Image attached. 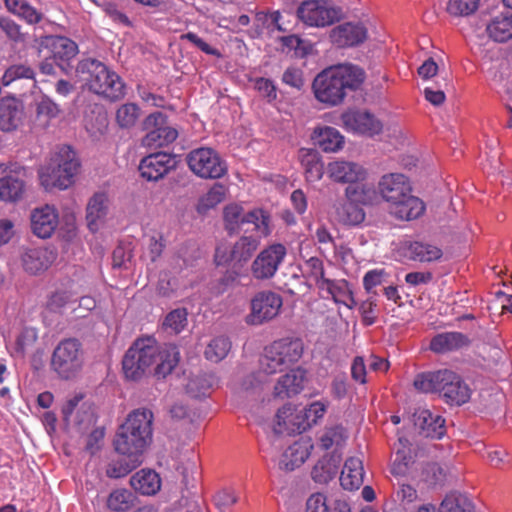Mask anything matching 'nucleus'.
<instances>
[{
    "label": "nucleus",
    "instance_id": "obj_64",
    "mask_svg": "<svg viewBox=\"0 0 512 512\" xmlns=\"http://www.w3.org/2000/svg\"><path fill=\"white\" fill-rule=\"evenodd\" d=\"M303 269L314 280L316 286L320 284L321 280L325 279L323 261L317 257H311L306 260Z\"/></svg>",
    "mask_w": 512,
    "mask_h": 512
},
{
    "label": "nucleus",
    "instance_id": "obj_14",
    "mask_svg": "<svg viewBox=\"0 0 512 512\" xmlns=\"http://www.w3.org/2000/svg\"><path fill=\"white\" fill-rule=\"evenodd\" d=\"M377 191L381 198L388 203L403 199L405 195L412 192L408 178L401 173H389L383 175L377 185Z\"/></svg>",
    "mask_w": 512,
    "mask_h": 512
},
{
    "label": "nucleus",
    "instance_id": "obj_54",
    "mask_svg": "<svg viewBox=\"0 0 512 512\" xmlns=\"http://www.w3.org/2000/svg\"><path fill=\"white\" fill-rule=\"evenodd\" d=\"M35 72L33 68L26 64H14L9 66L1 79L3 86H9L16 80L19 79H34Z\"/></svg>",
    "mask_w": 512,
    "mask_h": 512
},
{
    "label": "nucleus",
    "instance_id": "obj_61",
    "mask_svg": "<svg viewBox=\"0 0 512 512\" xmlns=\"http://www.w3.org/2000/svg\"><path fill=\"white\" fill-rule=\"evenodd\" d=\"M187 315L185 308H177L168 313L164 320V326L175 333H180L187 325Z\"/></svg>",
    "mask_w": 512,
    "mask_h": 512
},
{
    "label": "nucleus",
    "instance_id": "obj_52",
    "mask_svg": "<svg viewBox=\"0 0 512 512\" xmlns=\"http://www.w3.org/2000/svg\"><path fill=\"white\" fill-rule=\"evenodd\" d=\"M134 495L126 489L113 491L107 500L108 507L116 512H124L133 506Z\"/></svg>",
    "mask_w": 512,
    "mask_h": 512
},
{
    "label": "nucleus",
    "instance_id": "obj_19",
    "mask_svg": "<svg viewBox=\"0 0 512 512\" xmlns=\"http://www.w3.org/2000/svg\"><path fill=\"white\" fill-rule=\"evenodd\" d=\"M415 427L419 433L427 438L440 439L444 436L445 419L438 414H433L430 410L419 408L413 414Z\"/></svg>",
    "mask_w": 512,
    "mask_h": 512
},
{
    "label": "nucleus",
    "instance_id": "obj_16",
    "mask_svg": "<svg viewBox=\"0 0 512 512\" xmlns=\"http://www.w3.org/2000/svg\"><path fill=\"white\" fill-rule=\"evenodd\" d=\"M59 216L56 208L44 205L32 210L30 215L31 230L39 238H50L57 228Z\"/></svg>",
    "mask_w": 512,
    "mask_h": 512
},
{
    "label": "nucleus",
    "instance_id": "obj_58",
    "mask_svg": "<svg viewBox=\"0 0 512 512\" xmlns=\"http://www.w3.org/2000/svg\"><path fill=\"white\" fill-rule=\"evenodd\" d=\"M245 214L242 207L237 204H230L224 209V221L226 228L234 232L245 224Z\"/></svg>",
    "mask_w": 512,
    "mask_h": 512
},
{
    "label": "nucleus",
    "instance_id": "obj_18",
    "mask_svg": "<svg viewBox=\"0 0 512 512\" xmlns=\"http://www.w3.org/2000/svg\"><path fill=\"white\" fill-rule=\"evenodd\" d=\"M454 377V371L440 369L434 372L422 373L415 377L414 387L423 393H438L443 397L445 389Z\"/></svg>",
    "mask_w": 512,
    "mask_h": 512
},
{
    "label": "nucleus",
    "instance_id": "obj_60",
    "mask_svg": "<svg viewBox=\"0 0 512 512\" xmlns=\"http://www.w3.org/2000/svg\"><path fill=\"white\" fill-rule=\"evenodd\" d=\"M73 293L67 289H57L47 299L46 307L52 312H60L73 299Z\"/></svg>",
    "mask_w": 512,
    "mask_h": 512
},
{
    "label": "nucleus",
    "instance_id": "obj_56",
    "mask_svg": "<svg viewBox=\"0 0 512 512\" xmlns=\"http://www.w3.org/2000/svg\"><path fill=\"white\" fill-rule=\"evenodd\" d=\"M446 474V468L439 463H427L422 468L421 480L429 486H435L444 482Z\"/></svg>",
    "mask_w": 512,
    "mask_h": 512
},
{
    "label": "nucleus",
    "instance_id": "obj_27",
    "mask_svg": "<svg viewBox=\"0 0 512 512\" xmlns=\"http://www.w3.org/2000/svg\"><path fill=\"white\" fill-rule=\"evenodd\" d=\"M348 439L347 430L340 424L325 426L318 436V446L323 450L340 453Z\"/></svg>",
    "mask_w": 512,
    "mask_h": 512
},
{
    "label": "nucleus",
    "instance_id": "obj_34",
    "mask_svg": "<svg viewBox=\"0 0 512 512\" xmlns=\"http://www.w3.org/2000/svg\"><path fill=\"white\" fill-rule=\"evenodd\" d=\"M298 157L308 181L317 182L323 177L324 165L317 151L303 148L299 151Z\"/></svg>",
    "mask_w": 512,
    "mask_h": 512
},
{
    "label": "nucleus",
    "instance_id": "obj_25",
    "mask_svg": "<svg viewBox=\"0 0 512 512\" xmlns=\"http://www.w3.org/2000/svg\"><path fill=\"white\" fill-rule=\"evenodd\" d=\"M363 460L359 457H350L346 460L340 475L341 486L345 490H357L364 482Z\"/></svg>",
    "mask_w": 512,
    "mask_h": 512
},
{
    "label": "nucleus",
    "instance_id": "obj_37",
    "mask_svg": "<svg viewBox=\"0 0 512 512\" xmlns=\"http://www.w3.org/2000/svg\"><path fill=\"white\" fill-rule=\"evenodd\" d=\"M488 36L496 42H505L512 38V15L500 14L487 24Z\"/></svg>",
    "mask_w": 512,
    "mask_h": 512
},
{
    "label": "nucleus",
    "instance_id": "obj_7",
    "mask_svg": "<svg viewBox=\"0 0 512 512\" xmlns=\"http://www.w3.org/2000/svg\"><path fill=\"white\" fill-rule=\"evenodd\" d=\"M189 169L202 179H219L227 173L226 162L212 148L193 149L186 156Z\"/></svg>",
    "mask_w": 512,
    "mask_h": 512
},
{
    "label": "nucleus",
    "instance_id": "obj_63",
    "mask_svg": "<svg viewBox=\"0 0 512 512\" xmlns=\"http://www.w3.org/2000/svg\"><path fill=\"white\" fill-rule=\"evenodd\" d=\"M282 82L297 91L302 90L305 85L303 71L297 67H288L282 75Z\"/></svg>",
    "mask_w": 512,
    "mask_h": 512
},
{
    "label": "nucleus",
    "instance_id": "obj_21",
    "mask_svg": "<svg viewBox=\"0 0 512 512\" xmlns=\"http://www.w3.org/2000/svg\"><path fill=\"white\" fill-rule=\"evenodd\" d=\"M270 346L286 369L296 364L304 351L303 342L299 338H282L272 342Z\"/></svg>",
    "mask_w": 512,
    "mask_h": 512
},
{
    "label": "nucleus",
    "instance_id": "obj_59",
    "mask_svg": "<svg viewBox=\"0 0 512 512\" xmlns=\"http://www.w3.org/2000/svg\"><path fill=\"white\" fill-rule=\"evenodd\" d=\"M212 386L211 380L206 375H196L186 384L187 393L194 398L206 396Z\"/></svg>",
    "mask_w": 512,
    "mask_h": 512
},
{
    "label": "nucleus",
    "instance_id": "obj_42",
    "mask_svg": "<svg viewBox=\"0 0 512 512\" xmlns=\"http://www.w3.org/2000/svg\"><path fill=\"white\" fill-rule=\"evenodd\" d=\"M317 288L327 295L325 298L331 297L334 302H346V296H349V285L345 280H331L325 278L321 280L320 284H318Z\"/></svg>",
    "mask_w": 512,
    "mask_h": 512
},
{
    "label": "nucleus",
    "instance_id": "obj_10",
    "mask_svg": "<svg viewBox=\"0 0 512 512\" xmlns=\"http://www.w3.org/2000/svg\"><path fill=\"white\" fill-rule=\"evenodd\" d=\"M144 128L149 130L142 140L144 146L157 149L174 142L178 131L167 125L166 116L162 112H154L144 120Z\"/></svg>",
    "mask_w": 512,
    "mask_h": 512
},
{
    "label": "nucleus",
    "instance_id": "obj_12",
    "mask_svg": "<svg viewBox=\"0 0 512 512\" xmlns=\"http://www.w3.org/2000/svg\"><path fill=\"white\" fill-rule=\"evenodd\" d=\"M326 173L332 181L350 185L360 183L368 176L367 169L363 165L345 159L329 162Z\"/></svg>",
    "mask_w": 512,
    "mask_h": 512
},
{
    "label": "nucleus",
    "instance_id": "obj_17",
    "mask_svg": "<svg viewBox=\"0 0 512 512\" xmlns=\"http://www.w3.org/2000/svg\"><path fill=\"white\" fill-rule=\"evenodd\" d=\"M313 444L310 438H300L288 446L280 456L278 467L284 472L299 468L310 456Z\"/></svg>",
    "mask_w": 512,
    "mask_h": 512
},
{
    "label": "nucleus",
    "instance_id": "obj_57",
    "mask_svg": "<svg viewBox=\"0 0 512 512\" xmlns=\"http://www.w3.org/2000/svg\"><path fill=\"white\" fill-rule=\"evenodd\" d=\"M480 0H449L447 12L456 17H466L474 14L479 8Z\"/></svg>",
    "mask_w": 512,
    "mask_h": 512
},
{
    "label": "nucleus",
    "instance_id": "obj_4",
    "mask_svg": "<svg viewBox=\"0 0 512 512\" xmlns=\"http://www.w3.org/2000/svg\"><path fill=\"white\" fill-rule=\"evenodd\" d=\"M79 166L76 153L69 146L57 147L39 171L40 183L46 190L67 189L72 185Z\"/></svg>",
    "mask_w": 512,
    "mask_h": 512
},
{
    "label": "nucleus",
    "instance_id": "obj_13",
    "mask_svg": "<svg viewBox=\"0 0 512 512\" xmlns=\"http://www.w3.org/2000/svg\"><path fill=\"white\" fill-rule=\"evenodd\" d=\"M177 161L174 156L164 152L150 154L139 165L141 176L148 181H157L175 169Z\"/></svg>",
    "mask_w": 512,
    "mask_h": 512
},
{
    "label": "nucleus",
    "instance_id": "obj_29",
    "mask_svg": "<svg viewBox=\"0 0 512 512\" xmlns=\"http://www.w3.org/2000/svg\"><path fill=\"white\" fill-rule=\"evenodd\" d=\"M342 454L331 452L323 456L312 470V477L318 483H327L333 479L339 470Z\"/></svg>",
    "mask_w": 512,
    "mask_h": 512
},
{
    "label": "nucleus",
    "instance_id": "obj_6",
    "mask_svg": "<svg viewBox=\"0 0 512 512\" xmlns=\"http://www.w3.org/2000/svg\"><path fill=\"white\" fill-rule=\"evenodd\" d=\"M84 350L76 338L61 340L51 356V369L59 378L69 380L76 377L84 365Z\"/></svg>",
    "mask_w": 512,
    "mask_h": 512
},
{
    "label": "nucleus",
    "instance_id": "obj_49",
    "mask_svg": "<svg viewBox=\"0 0 512 512\" xmlns=\"http://www.w3.org/2000/svg\"><path fill=\"white\" fill-rule=\"evenodd\" d=\"M259 370L266 375H273L287 370L280 358L274 354L270 344L264 348L263 354L260 357Z\"/></svg>",
    "mask_w": 512,
    "mask_h": 512
},
{
    "label": "nucleus",
    "instance_id": "obj_26",
    "mask_svg": "<svg viewBox=\"0 0 512 512\" xmlns=\"http://www.w3.org/2000/svg\"><path fill=\"white\" fill-rule=\"evenodd\" d=\"M23 108L15 98H2L0 100V129L12 131L16 129L22 119Z\"/></svg>",
    "mask_w": 512,
    "mask_h": 512
},
{
    "label": "nucleus",
    "instance_id": "obj_9",
    "mask_svg": "<svg viewBox=\"0 0 512 512\" xmlns=\"http://www.w3.org/2000/svg\"><path fill=\"white\" fill-rule=\"evenodd\" d=\"M283 305L282 297L273 291L258 292L251 300V311L246 316L249 325H261L274 319Z\"/></svg>",
    "mask_w": 512,
    "mask_h": 512
},
{
    "label": "nucleus",
    "instance_id": "obj_55",
    "mask_svg": "<svg viewBox=\"0 0 512 512\" xmlns=\"http://www.w3.org/2000/svg\"><path fill=\"white\" fill-rule=\"evenodd\" d=\"M275 418L276 424L274 425V431L276 433L297 430V425L294 421V409L291 405L287 404L281 407L277 411Z\"/></svg>",
    "mask_w": 512,
    "mask_h": 512
},
{
    "label": "nucleus",
    "instance_id": "obj_3",
    "mask_svg": "<svg viewBox=\"0 0 512 512\" xmlns=\"http://www.w3.org/2000/svg\"><path fill=\"white\" fill-rule=\"evenodd\" d=\"M153 413L148 409L132 411L126 421L118 428L115 438V450L126 457L141 459L152 441Z\"/></svg>",
    "mask_w": 512,
    "mask_h": 512
},
{
    "label": "nucleus",
    "instance_id": "obj_22",
    "mask_svg": "<svg viewBox=\"0 0 512 512\" xmlns=\"http://www.w3.org/2000/svg\"><path fill=\"white\" fill-rule=\"evenodd\" d=\"M333 43L339 47L354 46L367 37V30L361 24L344 23L335 27L330 34Z\"/></svg>",
    "mask_w": 512,
    "mask_h": 512
},
{
    "label": "nucleus",
    "instance_id": "obj_15",
    "mask_svg": "<svg viewBox=\"0 0 512 512\" xmlns=\"http://www.w3.org/2000/svg\"><path fill=\"white\" fill-rule=\"evenodd\" d=\"M341 118L344 127L357 134L373 136L379 134L383 129L381 121L367 111H347Z\"/></svg>",
    "mask_w": 512,
    "mask_h": 512
},
{
    "label": "nucleus",
    "instance_id": "obj_36",
    "mask_svg": "<svg viewBox=\"0 0 512 512\" xmlns=\"http://www.w3.org/2000/svg\"><path fill=\"white\" fill-rule=\"evenodd\" d=\"M471 390L462 380L461 376L454 372L452 381H449L443 398L446 403L451 405H463L470 399Z\"/></svg>",
    "mask_w": 512,
    "mask_h": 512
},
{
    "label": "nucleus",
    "instance_id": "obj_35",
    "mask_svg": "<svg viewBox=\"0 0 512 512\" xmlns=\"http://www.w3.org/2000/svg\"><path fill=\"white\" fill-rule=\"evenodd\" d=\"M467 342V337L460 332H445L432 338L430 349L436 353H445L459 349L465 346Z\"/></svg>",
    "mask_w": 512,
    "mask_h": 512
},
{
    "label": "nucleus",
    "instance_id": "obj_46",
    "mask_svg": "<svg viewBox=\"0 0 512 512\" xmlns=\"http://www.w3.org/2000/svg\"><path fill=\"white\" fill-rule=\"evenodd\" d=\"M345 197L358 205H369L375 198V191L370 185L355 183L345 189Z\"/></svg>",
    "mask_w": 512,
    "mask_h": 512
},
{
    "label": "nucleus",
    "instance_id": "obj_51",
    "mask_svg": "<svg viewBox=\"0 0 512 512\" xmlns=\"http://www.w3.org/2000/svg\"><path fill=\"white\" fill-rule=\"evenodd\" d=\"M140 117V108L135 103H125L116 111V122L121 128L133 127Z\"/></svg>",
    "mask_w": 512,
    "mask_h": 512
},
{
    "label": "nucleus",
    "instance_id": "obj_40",
    "mask_svg": "<svg viewBox=\"0 0 512 512\" xmlns=\"http://www.w3.org/2000/svg\"><path fill=\"white\" fill-rule=\"evenodd\" d=\"M328 407V402L323 401H314L311 404H309L306 408H304L300 413H302V420L298 423H295L297 425V430H306L310 428L312 425H315L318 423L319 420H321Z\"/></svg>",
    "mask_w": 512,
    "mask_h": 512
},
{
    "label": "nucleus",
    "instance_id": "obj_20",
    "mask_svg": "<svg viewBox=\"0 0 512 512\" xmlns=\"http://www.w3.org/2000/svg\"><path fill=\"white\" fill-rule=\"evenodd\" d=\"M402 248L406 257L421 263L437 262L443 257L442 248L427 240L406 241Z\"/></svg>",
    "mask_w": 512,
    "mask_h": 512
},
{
    "label": "nucleus",
    "instance_id": "obj_5",
    "mask_svg": "<svg viewBox=\"0 0 512 512\" xmlns=\"http://www.w3.org/2000/svg\"><path fill=\"white\" fill-rule=\"evenodd\" d=\"M76 73L85 81L89 89L110 100H119L125 95V85L121 78L95 59H85L78 63Z\"/></svg>",
    "mask_w": 512,
    "mask_h": 512
},
{
    "label": "nucleus",
    "instance_id": "obj_1",
    "mask_svg": "<svg viewBox=\"0 0 512 512\" xmlns=\"http://www.w3.org/2000/svg\"><path fill=\"white\" fill-rule=\"evenodd\" d=\"M180 353L175 345L161 347L154 338L136 340L126 352L122 368L127 379L139 380L151 367L158 378H165L176 367Z\"/></svg>",
    "mask_w": 512,
    "mask_h": 512
},
{
    "label": "nucleus",
    "instance_id": "obj_38",
    "mask_svg": "<svg viewBox=\"0 0 512 512\" xmlns=\"http://www.w3.org/2000/svg\"><path fill=\"white\" fill-rule=\"evenodd\" d=\"M5 7L9 12L33 25L39 23L43 14L31 6L26 0H5Z\"/></svg>",
    "mask_w": 512,
    "mask_h": 512
},
{
    "label": "nucleus",
    "instance_id": "obj_11",
    "mask_svg": "<svg viewBox=\"0 0 512 512\" xmlns=\"http://www.w3.org/2000/svg\"><path fill=\"white\" fill-rule=\"evenodd\" d=\"M287 254L282 244H272L262 250L252 263V274L256 279L272 278Z\"/></svg>",
    "mask_w": 512,
    "mask_h": 512
},
{
    "label": "nucleus",
    "instance_id": "obj_30",
    "mask_svg": "<svg viewBox=\"0 0 512 512\" xmlns=\"http://www.w3.org/2000/svg\"><path fill=\"white\" fill-rule=\"evenodd\" d=\"M131 487L142 495H155L161 488L159 475L150 469H141L130 478Z\"/></svg>",
    "mask_w": 512,
    "mask_h": 512
},
{
    "label": "nucleus",
    "instance_id": "obj_41",
    "mask_svg": "<svg viewBox=\"0 0 512 512\" xmlns=\"http://www.w3.org/2000/svg\"><path fill=\"white\" fill-rule=\"evenodd\" d=\"M24 193V182L14 176L8 175L0 179V200L16 202Z\"/></svg>",
    "mask_w": 512,
    "mask_h": 512
},
{
    "label": "nucleus",
    "instance_id": "obj_31",
    "mask_svg": "<svg viewBox=\"0 0 512 512\" xmlns=\"http://www.w3.org/2000/svg\"><path fill=\"white\" fill-rule=\"evenodd\" d=\"M42 44L51 50L55 59L69 61L78 53L77 44L64 36H46Z\"/></svg>",
    "mask_w": 512,
    "mask_h": 512
},
{
    "label": "nucleus",
    "instance_id": "obj_8",
    "mask_svg": "<svg viewBox=\"0 0 512 512\" xmlns=\"http://www.w3.org/2000/svg\"><path fill=\"white\" fill-rule=\"evenodd\" d=\"M296 14L303 24L310 27L323 28L338 20V10L326 0L302 1Z\"/></svg>",
    "mask_w": 512,
    "mask_h": 512
},
{
    "label": "nucleus",
    "instance_id": "obj_47",
    "mask_svg": "<svg viewBox=\"0 0 512 512\" xmlns=\"http://www.w3.org/2000/svg\"><path fill=\"white\" fill-rule=\"evenodd\" d=\"M230 349V340L226 337L219 336L210 341L204 354L207 360L218 363L228 355Z\"/></svg>",
    "mask_w": 512,
    "mask_h": 512
},
{
    "label": "nucleus",
    "instance_id": "obj_44",
    "mask_svg": "<svg viewBox=\"0 0 512 512\" xmlns=\"http://www.w3.org/2000/svg\"><path fill=\"white\" fill-rule=\"evenodd\" d=\"M82 399V395H75L68 399L62 408L64 420L67 422H74L79 427L90 424L93 419L92 413L88 411V409L83 411V416L80 417L79 412H77L76 416L73 417V413Z\"/></svg>",
    "mask_w": 512,
    "mask_h": 512
},
{
    "label": "nucleus",
    "instance_id": "obj_32",
    "mask_svg": "<svg viewBox=\"0 0 512 512\" xmlns=\"http://www.w3.org/2000/svg\"><path fill=\"white\" fill-rule=\"evenodd\" d=\"M312 139L325 152H337L344 145V137L336 128L330 126L316 128Z\"/></svg>",
    "mask_w": 512,
    "mask_h": 512
},
{
    "label": "nucleus",
    "instance_id": "obj_62",
    "mask_svg": "<svg viewBox=\"0 0 512 512\" xmlns=\"http://www.w3.org/2000/svg\"><path fill=\"white\" fill-rule=\"evenodd\" d=\"M388 273L384 269L369 270L363 277V286L367 293L375 294L374 288L386 282Z\"/></svg>",
    "mask_w": 512,
    "mask_h": 512
},
{
    "label": "nucleus",
    "instance_id": "obj_45",
    "mask_svg": "<svg viewBox=\"0 0 512 512\" xmlns=\"http://www.w3.org/2000/svg\"><path fill=\"white\" fill-rule=\"evenodd\" d=\"M305 512H350V510L342 502L329 505L327 498L323 494L317 493L310 496L307 500Z\"/></svg>",
    "mask_w": 512,
    "mask_h": 512
},
{
    "label": "nucleus",
    "instance_id": "obj_43",
    "mask_svg": "<svg viewBox=\"0 0 512 512\" xmlns=\"http://www.w3.org/2000/svg\"><path fill=\"white\" fill-rule=\"evenodd\" d=\"M438 512H473V505L465 495L453 492L444 497Z\"/></svg>",
    "mask_w": 512,
    "mask_h": 512
},
{
    "label": "nucleus",
    "instance_id": "obj_2",
    "mask_svg": "<svg viewBox=\"0 0 512 512\" xmlns=\"http://www.w3.org/2000/svg\"><path fill=\"white\" fill-rule=\"evenodd\" d=\"M365 79L364 71L352 64L329 67L314 79L312 89L315 98L330 107L343 103L347 94L357 90Z\"/></svg>",
    "mask_w": 512,
    "mask_h": 512
},
{
    "label": "nucleus",
    "instance_id": "obj_24",
    "mask_svg": "<svg viewBox=\"0 0 512 512\" xmlns=\"http://www.w3.org/2000/svg\"><path fill=\"white\" fill-rule=\"evenodd\" d=\"M109 210L110 201L106 193L97 192L90 198L86 208V218L91 231L98 229V224L105 220Z\"/></svg>",
    "mask_w": 512,
    "mask_h": 512
},
{
    "label": "nucleus",
    "instance_id": "obj_48",
    "mask_svg": "<svg viewBox=\"0 0 512 512\" xmlns=\"http://www.w3.org/2000/svg\"><path fill=\"white\" fill-rule=\"evenodd\" d=\"M142 463V459L136 457H127L111 461L106 469V474L110 478H121L129 474Z\"/></svg>",
    "mask_w": 512,
    "mask_h": 512
},
{
    "label": "nucleus",
    "instance_id": "obj_50",
    "mask_svg": "<svg viewBox=\"0 0 512 512\" xmlns=\"http://www.w3.org/2000/svg\"><path fill=\"white\" fill-rule=\"evenodd\" d=\"M227 189L220 183L214 184L209 191L203 195L198 203V211L206 212L220 204L226 196Z\"/></svg>",
    "mask_w": 512,
    "mask_h": 512
},
{
    "label": "nucleus",
    "instance_id": "obj_28",
    "mask_svg": "<svg viewBox=\"0 0 512 512\" xmlns=\"http://www.w3.org/2000/svg\"><path fill=\"white\" fill-rule=\"evenodd\" d=\"M304 374L299 369H291L281 376L275 387L274 394L279 398H290L303 389Z\"/></svg>",
    "mask_w": 512,
    "mask_h": 512
},
{
    "label": "nucleus",
    "instance_id": "obj_23",
    "mask_svg": "<svg viewBox=\"0 0 512 512\" xmlns=\"http://www.w3.org/2000/svg\"><path fill=\"white\" fill-rule=\"evenodd\" d=\"M389 212L399 220L410 221L420 217L425 211V205L418 197L408 193L391 205L388 206Z\"/></svg>",
    "mask_w": 512,
    "mask_h": 512
},
{
    "label": "nucleus",
    "instance_id": "obj_39",
    "mask_svg": "<svg viewBox=\"0 0 512 512\" xmlns=\"http://www.w3.org/2000/svg\"><path fill=\"white\" fill-rule=\"evenodd\" d=\"M337 220L344 225H358L365 219L364 210L353 201L346 202L336 207Z\"/></svg>",
    "mask_w": 512,
    "mask_h": 512
},
{
    "label": "nucleus",
    "instance_id": "obj_53",
    "mask_svg": "<svg viewBox=\"0 0 512 512\" xmlns=\"http://www.w3.org/2000/svg\"><path fill=\"white\" fill-rule=\"evenodd\" d=\"M258 241L252 237H241L232 245L236 263L248 261L257 249Z\"/></svg>",
    "mask_w": 512,
    "mask_h": 512
},
{
    "label": "nucleus",
    "instance_id": "obj_33",
    "mask_svg": "<svg viewBox=\"0 0 512 512\" xmlns=\"http://www.w3.org/2000/svg\"><path fill=\"white\" fill-rule=\"evenodd\" d=\"M52 261V253L42 248L29 249L22 256L23 267L30 274H37L46 270Z\"/></svg>",
    "mask_w": 512,
    "mask_h": 512
}]
</instances>
